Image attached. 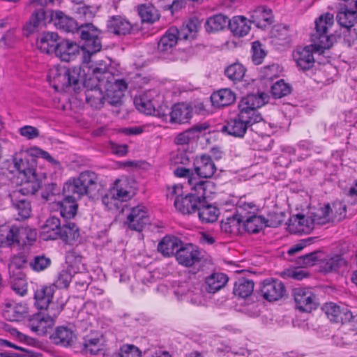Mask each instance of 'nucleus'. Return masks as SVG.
I'll return each instance as SVG.
<instances>
[{"mask_svg":"<svg viewBox=\"0 0 357 357\" xmlns=\"http://www.w3.org/2000/svg\"><path fill=\"white\" fill-rule=\"evenodd\" d=\"M333 15L326 13L315 21V31L311 36L312 44L304 47H298L293 52V58L297 66L302 70H308L314 63L313 51L329 49L333 43V36L328 29L333 25Z\"/></svg>","mask_w":357,"mask_h":357,"instance_id":"nucleus-1","label":"nucleus"},{"mask_svg":"<svg viewBox=\"0 0 357 357\" xmlns=\"http://www.w3.org/2000/svg\"><path fill=\"white\" fill-rule=\"evenodd\" d=\"M266 96L248 94L238 103V114L228 120L222 127V132L236 137H243L248 128L263 120L257 109L265 104Z\"/></svg>","mask_w":357,"mask_h":357,"instance_id":"nucleus-2","label":"nucleus"},{"mask_svg":"<svg viewBox=\"0 0 357 357\" xmlns=\"http://www.w3.org/2000/svg\"><path fill=\"white\" fill-rule=\"evenodd\" d=\"M162 97L156 90H149L135 97L134 103L136 108L147 115L153 114L167 121L169 116L172 123L183 124L192 118V107L185 103H177L173 105L169 114L163 111L160 105Z\"/></svg>","mask_w":357,"mask_h":357,"instance_id":"nucleus-3","label":"nucleus"},{"mask_svg":"<svg viewBox=\"0 0 357 357\" xmlns=\"http://www.w3.org/2000/svg\"><path fill=\"white\" fill-rule=\"evenodd\" d=\"M213 183L207 181H199L191 187L192 192L183 195V185L180 184L172 186L170 196H175L174 206L181 213L189 215L197 212V208L206 197L212 193Z\"/></svg>","mask_w":357,"mask_h":357,"instance_id":"nucleus-4","label":"nucleus"},{"mask_svg":"<svg viewBox=\"0 0 357 357\" xmlns=\"http://www.w3.org/2000/svg\"><path fill=\"white\" fill-rule=\"evenodd\" d=\"M98 175L92 171L81 172L77 178L70 179L63 185V193L75 195L82 197L84 195L92 196L97 190Z\"/></svg>","mask_w":357,"mask_h":357,"instance_id":"nucleus-5","label":"nucleus"},{"mask_svg":"<svg viewBox=\"0 0 357 357\" xmlns=\"http://www.w3.org/2000/svg\"><path fill=\"white\" fill-rule=\"evenodd\" d=\"M332 210L328 204L313 215V218L305 217L304 215L297 214L289 219L288 225L291 233H307L313 229V225H324L331 220L330 214Z\"/></svg>","mask_w":357,"mask_h":357,"instance_id":"nucleus-6","label":"nucleus"},{"mask_svg":"<svg viewBox=\"0 0 357 357\" xmlns=\"http://www.w3.org/2000/svg\"><path fill=\"white\" fill-rule=\"evenodd\" d=\"M95 78L104 85L108 97L111 96V93L114 91L115 93L113 98L110 101L112 105H116L121 102L123 96V92L125 91L128 85L123 79H116L114 75L107 70L106 67H96L93 69Z\"/></svg>","mask_w":357,"mask_h":357,"instance_id":"nucleus-7","label":"nucleus"},{"mask_svg":"<svg viewBox=\"0 0 357 357\" xmlns=\"http://www.w3.org/2000/svg\"><path fill=\"white\" fill-rule=\"evenodd\" d=\"M82 40L89 53L93 54L99 52L102 48L100 35L102 31L91 23H84L77 26L75 31Z\"/></svg>","mask_w":357,"mask_h":357,"instance_id":"nucleus-8","label":"nucleus"},{"mask_svg":"<svg viewBox=\"0 0 357 357\" xmlns=\"http://www.w3.org/2000/svg\"><path fill=\"white\" fill-rule=\"evenodd\" d=\"M336 20L340 26L345 28L349 32V36L344 35V40L351 46L357 39L356 29H352L357 23V11L354 5H351V8L342 6L337 13Z\"/></svg>","mask_w":357,"mask_h":357,"instance_id":"nucleus-9","label":"nucleus"},{"mask_svg":"<svg viewBox=\"0 0 357 357\" xmlns=\"http://www.w3.org/2000/svg\"><path fill=\"white\" fill-rule=\"evenodd\" d=\"M79 68H63L59 71L56 77H54V88L56 89H66L68 87L77 93L81 86H82V79L80 75Z\"/></svg>","mask_w":357,"mask_h":357,"instance_id":"nucleus-10","label":"nucleus"},{"mask_svg":"<svg viewBox=\"0 0 357 357\" xmlns=\"http://www.w3.org/2000/svg\"><path fill=\"white\" fill-rule=\"evenodd\" d=\"M296 308L301 312H310L319 305L317 295L309 287H296L293 289Z\"/></svg>","mask_w":357,"mask_h":357,"instance_id":"nucleus-11","label":"nucleus"},{"mask_svg":"<svg viewBox=\"0 0 357 357\" xmlns=\"http://www.w3.org/2000/svg\"><path fill=\"white\" fill-rule=\"evenodd\" d=\"M85 89V98L88 104L95 109H100L104 104V95L101 87L104 85L95 78L94 73L93 72L92 77L86 80L84 84Z\"/></svg>","mask_w":357,"mask_h":357,"instance_id":"nucleus-12","label":"nucleus"},{"mask_svg":"<svg viewBox=\"0 0 357 357\" xmlns=\"http://www.w3.org/2000/svg\"><path fill=\"white\" fill-rule=\"evenodd\" d=\"M47 312L48 313L46 315L43 313H38L29 319L27 324L32 331L40 335H45L47 333V329L54 325V319L60 311L57 308L54 312Z\"/></svg>","mask_w":357,"mask_h":357,"instance_id":"nucleus-13","label":"nucleus"},{"mask_svg":"<svg viewBox=\"0 0 357 357\" xmlns=\"http://www.w3.org/2000/svg\"><path fill=\"white\" fill-rule=\"evenodd\" d=\"M260 291L264 299L272 302L282 298L285 294L286 289L281 281L268 278L261 283Z\"/></svg>","mask_w":357,"mask_h":357,"instance_id":"nucleus-14","label":"nucleus"},{"mask_svg":"<svg viewBox=\"0 0 357 357\" xmlns=\"http://www.w3.org/2000/svg\"><path fill=\"white\" fill-rule=\"evenodd\" d=\"M132 25L122 15L109 16L107 20L106 31L115 36H125L131 33Z\"/></svg>","mask_w":357,"mask_h":357,"instance_id":"nucleus-15","label":"nucleus"},{"mask_svg":"<svg viewBox=\"0 0 357 357\" xmlns=\"http://www.w3.org/2000/svg\"><path fill=\"white\" fill-rule=\"evenodd\" d=\"M52 342L62 347H72L77 339L76 334L69 326H59L54 328L50 337Z\"/></svg>","mask_w":357,"mask_h":357,"instance_id":"nucleus-16","label":"nucleus"},{"mask_svg":"<svg viewBox=\"0 0 357 357\" xmlns=\"http://www.w3.org/2000/svg\"><path fill=\"white\" fill-rule=\"evenodd\" d=\"M150 219L146 207L137 206L131 209L125 224L131 229L140 231L149 223Z\"/></svg>","mask_w":357,"mask_h":357,"instance_id":"nucleus-17","label":"nucleus"},{"mask_svg":"<svg viewBox=\"0 0 357 357\" xmlns=\"http://www.w3.org/2000/svg\"><path fill=\"white\" fill-rule=\"evenodd\" d=\"M176 259L179 264L190 267L199 262L202 256L198 248L195 245L189 243L184 246L181 245L179 249H177Z\"/></svg>","mask_w":357,"mask_h":357,"instance_id":"nucleus-18","label":"nucleus"},{"mask_svg":"<svg viewBox=\"0 0 357 357\" xmlns=\"http://www.w3.org/2000/svg\"><path fill=\"white\" fill-rule=\"evenodd\" d=\"M323 310L331 322L343 324L353 319L352 313L347 307H340L333 303H326Z\"/></svg>","mask_w":357,"mask_h":357,"instance_id":"nucleus-19","label":"nucleus"},{"mask_svg":"<svg viewBox=\"0 0 357 357\" xmlns=\"http://www.w3.org/2000/svg\"><path fill=\"white\" fill-rule=\"evenodd\" d=\"M195 171L200 178L212 177L217 170L216 166L211 156L202 155L195 160Z\"/></svg>","mask_w":357,"mask_h":357,"instance_id":"nucleus-20","label":"nucleus"},{"mask_svg":"<svg viewBox=\"0 0 357 357\" xmlns=\"http://www.w3.org/2000/svg\"><path fill=\"white\" fill-rule=\"evenodd\" d=\"M50 17L54 26L62 31L75 33L77 29L78 23L73 17L65 15L61 11L52 12Z\"/></svg>","mask_w":357,"mask_h":357,"instance_id":"nucleus-21","label":"nucleus"},{"mask_svg":"<svg viewBox=\"0 0 357 357\" xmlns=\"http://www.w3.org/2000/svg\"><path fill=\"white\" fill-rule=\"evenodd\" d=\"M59 38L57 33H43L37 40V47L40 52L45 54L56 53L59 43Z\"/></svg>","mask_w":357,"mask_h":357,"instance_id":"nucleus-22","label":"nucleus"},{"mask_svg":"<svg viewBox=\"0 0 357 357\" xmlns=\"http://www.w3.org/2000/svg\"><path fill=\"white\" fill-rule=\"evenodd\" d=\"M54 287L53 286H42L38 288L34 294L36 305L40 310L46 309L51 311L53 305L51 301L53 298Z\"/></svg>","mask_w":357,"mask_h":357,"instance_id":"nucleus-23","label":"nucleus"},{"mask_svg":"<svg viewBox=\"0 0 357 357\" xmlns=\"http://www.w3.org/2000/svg\"><path fill=\"white\" fill-rule=\"evenodd\" d=\"M52 14V12H47L43 8H40L34 11L26 25V30L29 33H32L39 27L46 26L47 23L52 21L50 17Z\"/></svg>","mask_w":357,"mask_h":357,"instance_id":"nucleus-24","label":"nucleus"},{"mask_svg":"<svg viewBox=\"0 0 357 357\" xmlns=\"http://www.w3.org/2000/svg\"><path fill=\"white\" fill-rule=\"evenodd\" d=\"M61 227L59 218L55 216L50 217L42 226L40 236L44 241L58 239Z\"/></svg>","mask_w":357,"mask_h":357,"instance_id":"nucleus-25","label":"nucleus"},{"mask_svg":"<svg viewBox=\"0 0 357 357\" xmlns=\"http://www.w3.org/2000/svg\"><path fill=\"white\" fill-rule=\"evenodd\" d=\"M236 94L231 89L225 88L213 92L211 101L214 107H224L232 105L236 101Z\"/></svg>","mask_w":357,"mask_h":357,"instance_id":"nucleus-26","label":"nucleus"},{"mask_svg":"<svg viewBox=\"0 0 357 357\" xmlns=\"http://www.w3.org/2000/svg\"><path fill=\"white\" fill-rule=\"evenodd\" d=\"M18 226L3 225L0 226V246L12 247L17 245Z\"/></svg>","mask_w":357,"mask_h":357,"instance_id":"nucleus-27","label":"nucleus"},{"mask_svg":"<svg viewBox=\"0 0 357 357\" xmlns=\"http://www.w3.org/2000/svg\"><path fill=\"white\" fill-rule=\"evenodd\" d=\"M110 189L121 203L130 200L133 195L132 188L126 178L116 180Z\"/></svg>","mask_w":357,"mask_h":357,"instance_id":"nucleus-28","label":"nucleus"},{"mask_svg":"<svg viewBox=\"0 0 357 357\" xmlns=\"http://www.w3.org/2000/svg\"><path fill=\"white\" fill-rule=\"evenodd\" d=\"M20 181H17L20 185V188L14 192H17L18 195H34L40 188V181L36 178V174L27 176L26 178H19Z\"/></svg>","mask_w":357,"mask_h":357,"instance_id":"nucleus-29","label":"nucleus"},{"mask_svg":"<svg viewBox=\"0 0 357 357\" xmlns=\"http://www.w3.org/2000/svg\"><path fill=\"white\" fill-rule=\"evenodd\" d=\"M82 352L86 355L105 356V345L102 337L84 338L82 345Z\"/></svg>","mask_w":357,"mask_h":357,"instance_id":"nucleus-30","label":"nucleus"},{"mask_svg":"<svg viewBox=\"0 0 357 357\" xmlns=\"http://www.w3.org/2000/svg\"><path fill=\"white\" fill-rule=\"evenodd\" d=\"M178 29L176 27L172 26L169 28L158 42V50L162 52H171L178 40Z\"/></svg>","mask_w":357,"mask_h":357,"instance_id":"nucleus-31","label":"nucleus"},{"mask_svg":"<svg viewBox=\"0 0 357 357\" xmlns=\"http://www.w3.org/2000/svg\"><path fill=\"white\" fill-rule=\"evenodd\" d=\"M181 245V241L175 236H165L158 245V251L164 257H170L176 255L177 249Z\"/></svg>","mask_w":357,"mask_h":357,"instance_id":"nucleus-32","label":"nucleus"},{"mask_svg":"<svg viewBox=\"0 0 357 357\" xmlns=\"http://www.w3.org/2000/svg\"><path fill=\"white\" fill-rule=\"evenodd\" d=\"M250 22L243 16H235L229 20L228 27L234 36L243 37L250 30Z\"/></svg>","mask_w":357,"mask_h":357,"instance_id":"nucleus-33","label":"nucleus"},{"mask_svg":"<svg viewBox=\"0 0 357 357\" xmlns=\"http://www.w3.org/2000/svg\"><path fill=\"white\" fill-rule=\"evenodd\" d=\"M228 282V277L222 273H214L205 280V290L214 294L223 288Z\"/></svg>","mask_w":357,"mask_h":357,"instance_id":"nucleus-34","label":"nucleus"},{"mask_svg":"<svg viewBox=\"0 0 357 357\" xmlns=\"http://www.w3.org/2000/svg\"><path fill=\"white\" fill-rule=\"evenodd\" d=\"M265 218L261 215L252 214L243 220L242 234H256L260 231L265 227Z\"/></svg>","mask_w":357,"mask_h":357,"instance_id":"nucleus-35","label":"nucleus"},{"mask_svg":"<svg viewBox=\"0 0 357 357\" xmlns=\"http://www.w3.org/2000/svg\"><path fill=\"white\" fill-rule=\"evenodd\" d=\"M78 52L79 49L76 44L68 40H63L59 43L55 54L61 61H69Z\"/></svg>","mask_w":357,"mask_h":357,"instance_id":"nucleus-36","label":"nucleus"},{"mask_svg":"<svg viewBox=\"0 0 357 357\" xmlns=\"http://www.w3.org/2000/svg\"><path fill=\"white\" fill-rule=\"evenodd\" d=\"M64 194L66 197L61 204V215L65 218L70 219L77 213V199L81 197H76L72 194Z\"/></svg>","mask_w":357,"mask_h":357,"instance_id":"nucleus-37","label":"nucleus"},{"mask_svg":"<svg viewBox=\"0 0 357 357\" xmlns=\"http://www.w3.org/2000/svg\"><path fill=\"white\" fill-rule=\"evenodd\" d=\"M198 216L202 222L210 223L217 220L219 215V210L215 206L206 204L205 199L202 201V204L197 208Z\"/></svg>","mask_w":357,"mask_h":357,"instance_id":"nucleus-38","label":"nucleus"},{"mask_svg":"<svg viewBox=\"0 0 357 357\" xmlns=\"http://www.w3.org/2000/svg\"><path fill=\"white\" fill-rule=\"evenodd\" d=\"M243 220L236 213L222 220L220 224L222 231L235 235L242 234Z\"/></svg>","mask_w":357,"mask_h":357,"instance_id":"nucleus-39","label":"nucleus"},{"mask_svg":"<svg viewBox=\"0 0 357 357\" xmlns=\"http://www.w3.org/2000/svg\"><path fill=\"white\" fill-rule=\"evenodd\" d=\"M9 197L12 202L13 206L17 211L19 216L22 219L30 217L31 213V206L29 201L25 199H18L17 192H12Z\"/></svg>","mask_w":357,"mask_h":357,"instance_id":"nucleus-40","label":"nucleus"},{"mask_svg":"<svg viewBox=\"0 0 357 357\" xmlns=\"http://www.w3.org/2000/svg\"><path fill=\"white\" fill-rule=\"evenodd\" d=\"M251 22L258 27H265L273 22L272 12L264 7H259L254 10Z\"/></svg>","mask_w":357,"mask_h":357,"instance_id":"nucleus-41","label":"nucleus"},{"mask_svg":"<svg viewBox=\"0 0 357 357\" xmlns=\"http://www.w3.org/2000/svg\"><path fill=\"white\" fill-rule=\"evenodd\" d=\"M10 284L13 291L20 296L25 295L27 292V284L25 280V275L21 271L15 273L14 271H10Z\"/></svg>","mask_w":357,"mask_h":357,"instance_id":"nucleus-42","label":"nucleus"},{"mask_svg":"<svg viewBox=\"0 0 357 357\" xmlns=\"http://www.w3.org/2000/svg\"><path fill=\"white\" fill-rule=\"evenodd\" d=\"M79 236V231L77 226L74 222L63 224L60 230L59 238L67 243H72Z\"/></svg>","mask_w":357,"mask_h":357,"instance_id":"nucleus-43","label":"nucleus"},{"mask_svg":"<svg viewBox=\"0 0 357 357\" xmlns=\"http://www.w3.org/2000/svg\"><path fill=\"white\" fill-rule=\"evenodd\" d=\"M27 310L26 305L17 303L14 306L8 307L3 312V316L10 321H20L27 315Z\"/></svg>","mask_w":357,"mask_h":357,"instance_id":"nucleus-44","label":"nucleus"},{"mask_svg":"<svg viewBox=\"0 0 357 357\" xmlns=\"http://www.w3.org/2000/svg\"><path fill=\"white\" fill-rule=\"evenodd\" d=\"M229 18L222 14L215 15L209 17L206 23L205 26L208 32H215L223 30L228 26Z\"/></svg>","mask_w":357,"mask_h":357,"instance_id":"nucleus-45","label":"nucleus"},{"mask_svg":"<svg viewBox=\"0 0 357 357\" xmlns=\"http://www.w3.org/2000/svg\"><path fill=\"white\" fill-rule=\"evenodd\" d=\"M254 286L252 280L244 278H239L234 284V294L243 298H247L253 292Z\"/></svg>","mask_w":357,"mask_h":357,"instance_id":"nucleus-46","label":"nucleus"},{"mask_svg":"<svg viewBox=\"0 0 357 357\" xmlns=\"http://www.w3.org/2000/svg\"><path fill=\"white\" fill-rule=\"evenodd\" d=\"M17 245H32L37 238V231L29 226L18 227Z\"/></svg>","mask_w":357,"mask_h":357,"instance_id":"nucleus-47","label":"nucleus"},{"mask_svg":"<svg viewBox=\"0 0 357 357\" xmlns=\"http://www.w3.org/2000/svg\"><path fill=\"white\" fill-rule=\"evenodd\" d=\"M138 13L142 22L153 23L158 20L160 14L153 5H140L138 6Z\"/></svg>","mask_w":357,"mask_h":357,"instance_id":"nucleus-48","label":"nucleus"},{"mask_svg":"<svg viewBox=\"0 0 357 357\" xmlns=\"http://www.w3.org/2000/svg\"><path fill=\"white\" fill-rule=\"evenodd\" d=\"M245 71V67L237 62L227 66L225 70V75L229 80L238 82L242 80Z\"/></svg>","mask_w":357,"mask_h":357,"instance_id":"nucleus-49","label":"nucleus"},{"mask_svg":"<svg viewBox=\"0 0 357 357\" xmlns=\"http://www.w3.org/2000/svg\"><path fill=\"white\" fill-rule=\"evenodd\" d=\"M14 167L17 171V180L21 178H26L27 176L36 174L35 169L30 167L27 161H24L17 156L13 158Z\"/></svg>","mask_w":357,"mask_h":357,"instance_id":"nucleus-50","label":"nucleus"},{"mask_svg":"<svg viewBox=\"0 0 357 357\" xmlns=\"http://www.w3.org/2000/svg\"><path fill=\"white\" fill-rule=\"evenodd\" d=\"M256 211L257 206L253 202H246L241 199L236 204L235 213L243 220L249 215L255 214Z\"/></svg>","mask_w":357,"mask_h":357,"instance_id":"nucleus-51","label":"nucleus"},{"mask_svg":"<svg viewBox=\"0 0 357 357\" xmlns=\"http://www.w3.org/2000/svg\"><path fill=\"white\" fill-rule=\"evenodd\" d=\"M51 259L46 257L45 255H40L34 256L29 260V267L36 272H41L47 269L51 266Z\"/></svg>","mask_w":357,"mask_h":357,"instance_id":"nucleus-52","label":"nucleus"},{"mask_svg":"<svg viewBox=\"0 0 357 357\" xmlns=\"http://www.w3.org/2000/svg\"><path fill=\"white\" fill-rule=\"evenodd\" d=\"M29 260L30 259H29L28 255L24 252H20L13 255L9 264V273H10V271L15 272V268L17 271H20V269L29 266Z\"/></svg>","mask_w":357,"mask_h":357,"instance_id":"nucleus-53","label":"nucleus"},{"mask_svg":"<svg viewBox=\"0 0 357 357\" xmlns=\"http://www.w3.org/2000/svg\"><path fill=\"white\" fill-rule=\"evenodd\" d=\"M66 261L75 273L80 271L83 267L82 257L75 250L66 253Z\"/></svg>","mask_w":357,"mask_h":357,"instance_id":"nucleus-54","label":"nucleus"},{"mask_svg":"<svg viewBox=\"0 0 357 357\" xmlns=\"http://www.w3.org/2000/svg\"><path fill=\"white\" fill-rule=\"evenodd\" d=\"M291 91V86L284 82L283 79L278 80L271 88L272 96L275 98H280L289 95Z\"/></svg>","mask_w":357,"mask_h":357,"instance_id":"nucleus-55","label":"nucleus"},{"mask_svg":"<svg viewBox=\"0 0 357 357\" xmlns=\"http://www.w3.org/2000/svg\"><path fill=\"white\" fill-rule=\"evenodd\" d=\"M102 203L109 211L119 210L121 206V202L111 189L102 197Z\"/></svg>","mask_w":357,"mask_h":357,"instance_id":"nucleus-56","label":"nucleus"},{"mask_svg":"<svg viewBox=\"0 0 357 357\" xmlns=\"http://www.w3.org/2000/svg\"><path fill=\"white\" fill-rule=\"evenodd\" d=\"M346 261L338 255L326 259L324 262L323 268L326 272L337 271L340 267L345 266Z\"/></svg>","mask_w":357,"mask_h":357,"instance_id":"nucleus-57","label":"nucleus"},{"mask_svg":"<svg viewBox=\"0 0 357 357\" xmlns=\"http://www.w3.org/2000/svg\"><path fill=\"white\" fill-rule=\"evenodd\" d=\"M113 357H141V351L133 344H124Z\"/></svg>","mask_w":357,"mask_h":357,"instance_id":"nucleus-58","label":"nucleus"},{"mask_svg":"<svg viewBox=\"0 0 357 357\" xmlns=\"http://www.w3.org/2000/svg\"><path fill=\"white\" fill-rule=\"evenodd\" d=\"M252 58L256 65L261 64L266 55L259 41H255L252 44Z\"/></svg>","mask_w":357,"mask_h":357,"instance_id":"nucleus-59","label":"nucleus"},{"mask_svg":"<svg viewBox=\"0 0 357 357\" xmlns=\"http://www.w3.org/2000/svg\"><path fill=\"white\" fill-rule=\"evenodd\" d=\"M198 138L197 135H193L189 129L182 132L176 135L174 139V143L177 145L185 146L195 139Z\"/></svg>","mask_w":357,"mask_h":357,"instance_id":"nucleus-60","label":"nucleus"},{"mask_svg":"<svg viewBox=\"0 0 357 357\" xmlns=\"http://www.w3.org/2000/svg\"><path fill=\"white\" fill-rule=\"evenodd\" d=\"M174 173L177 177L187 178L188 183L190 187H192L196 183L200 181L193 177L192 173L190 169L185 167H178L174 170Z\"/></svg>","mask_w":357,"mask_h":357,"instance_id":"nucleus-61","label":"nucleus"},{"mask_svg":"<svg viewBox=\"0 0 357 357\" xmlns=\"http://www.w3.org/2000/svg\"><path fill=\"white\" fill-rule=\"evenodd\" d=\"M318 252H312L305 254L298 258V264L303 266H311L318 261Z\"/></svg>","mask_w":357,"mask_h":357,"instance_id":"nucleus-62","label":"nucleus"},{"mask_svg":"<svg viewBox=\"0 0 357 357\" xmlns=\"http://www.w3.org/2000/svg\"><path fill=\"white\" fill-rule=\"evenodd\" d=\"M282 221L283 220L282 213H269L268 218H265V227H277L282 224Z\"/></svg>","mask_w":357,"mask_h":357,"instance_id":"nucleus-63","label":"nucleus"},{"mask_svg":"<svg viewBox=\"0 0 357 357\" xmlns=\"http://www.w3.org/2000/svg\"><path fill=\"white\" fill-rule=\"evenodd\" d=\"M21 135L25 137L28 139H32L39 136L38 130L31 126H25L20 129Z\"/></svg>","mask_w":357,"mask_h":357,"instance_id":"nucleus-64","label":"nucleus"}]
</instances>
